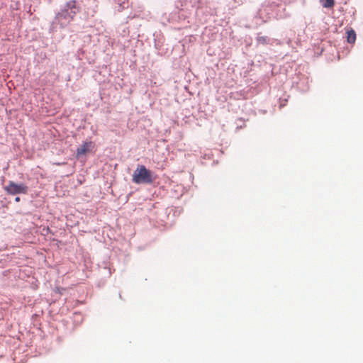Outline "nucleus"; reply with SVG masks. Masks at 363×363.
Listing matches in <instances>:
<instances>
[{
    "label": "nucleus",
    "instance_id": "obj_1",
    "mask_svg": "<svg viewBox=\"0 0 363 363\" xmlns=\"http://www.w3.org/2000/svg\"><path fill=\"white\" fill-rule=\"evenodd\" d=\"M79 11V7L77 6L76 1H70L66 4L65 9L56 16V20L62 26H65L73 20Z\"/></svg>",
    "mask_w": 363,
    "mask_h": 363
},
{
    "label": "nucleus",
    "instance_id": "obj_8",
    "mask_svg": "<svg viewBox=\"0 0 363 363\" xmlns=\"http://www.w3.org/2000/svg\"><path fill=\"white\" fill-rule=\"evenodd\" d=\"M15 201H16V202L20 201V198H19V197H16V198L15 199Z\"/></svg>",
    "mask_w": 363,
    "mask_h": 363
},
{
    "label": "nucleus",
    "instance_id": "obj_7",
    "mask_svg": "<svg viewBox=\"0 0 363 363\" xmlns=\"http://www.w3.org/2000/svg\"><path fill=\"white\" fill-rule=\"evenodd\" d=\"M335 4L334 0H325V2L323 4V6L324 8H332Z\"/></svg>",
    "mask_w": 363,
    "mask_h": 363
},
{
    "label": "nucleus",
    "instance_id": "obj_3",
    "mask_svg": "<svg viewBox=\"0 0 363 363\" xmlns=\"http://www.w3.org/2000/svg\"><path fill=\"white\" fill-rule=\"evenodd\" d=\"M28 186L21 183L16 184L14 182L9 181V184L4 187V190L7 194L11 195H16L19 194H26L28 193Z\"/></svg>",
    "mask_w": 363,
    "mask_h": 363
},
{
    "label": "nucleus",
    "instance_id": "obj_5",
    "mask_svg": "<svg viewBox=\"0 0 363 363\" xmlns=\"http://www.w3.org/2000/svg\"><path fill=\"white\" fill-rule=\"evenodd\" d=\"M347 40L349 43H354L356 40V33L354 30L347 31Z\"/></svg>",
    "mask_w": 363,
    "mask_h": 363
},
{
    "label": "nucleus",
    "instance_id": "obj_6",
    "mask_svg": "<svg viewBox=\"0 0 363 363\" xmlns=\"http://www.w3.org/2000/svg\"><path fill=\"white\" fill-rule=\"evenodd\" d=\"M257 40L259 43L264 45L268 43L269 38L267 36H258Z\"/></svg>",
    "mask_w": 363,
    "mask_h": 363
},
{
    "label": "nucleus",
    "instance_id": "obj_2",
    "mask_svg": "<svg viewBox=\"0 0 363 363\" xmlns=\"http://www.w3.org/2000/svg\"><path fill=\"white\" fill-rule=\"evenodd\" d=\"M152 172L147 169L144 165H138L133 174L132 180L137 184H151L155 180Z\"/></svg>",
    "mask_w": 363,
    "mask_h": 363
},
{
    "label": "nucleus",
    "instance_id": "obj_4",
    "mask_svg": "<svg viewBox=\"0 0 363 363\" xmlns=\"http://www.w3.org/2000/svg\"><path fill=\"white\" fill-rule=\"evenodd\" d=\"M94 147V143L91 141H86L83 143V144L77 149V157H79L82 155H86L88 152H90L93 148Z\"/></svg>",
    "mask_w": 363,
    "mask_h": 363
}]
</instances>
